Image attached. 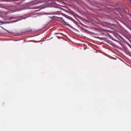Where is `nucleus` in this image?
<instances>
[{
	"instance_id": "f257e3e1",
	"label": "nucleus",
	"mask_w": 131,
	"mask_h": 131,
	"mask_svg": "<svg viewBox=\"0 0 131 131\" xmlns=\"http://www.w3.org/2000/svg\"><path fill=\"white\" fill-rule=\"evenodd\" d=\"M40 3V1H39V0H36L35 1H33L29 3V6L31 7V6H34V5H37V4H39Z\"/></svg>"
},
{
	"instance_id": "f03ea898",
	"label": "nucleus",
	"mask_w": 131,
	"mask_h": 131,
	"mask_svg": "<svg viewBox=\"0 0 131 131\" xmlns=\"http://www.w3.org/2000/svg\"><path fill=\"white\" fill-rule=\"evenodd\" d=\"M61 14V11L53 12V15H60Z\"/></svg>"
},
{
	"instance_id": "7ed1b4c3",
	"label": "nucleus",
	"mask_w": 131,
	"mask_h": 131,
	"mask_svg": "<svg viewBox=\"0 0 131 131\" xmlns=\"http://www.w3.org/2000/svg\"><path fill=\"white\" fill-rule=\"evenodd\" d=\"M64 17H66L67 18V19H69V20H70L71 19V17L67 15H65Z\"/></svg>"
},
{
	"instance_id": "20e7f679",
	"label": "nucleus",
	"mask_w": 131,
	"mask_h": 131,
	"mask_svg": "<svg viewBox=\"0 0 131 131\" xmlns=\"http://www.w3.org/2000/svg\"><path fill=\"white\" fill-rule=\"evenodd\" d=\"M115 36H116V37H117V36L118 37H120V35L118 34H116Z\"/></svg>"
},
{
	"instance_id": "39448f33",
	"label": "nucleus",
	"mask_w": 131,
	"mask_h": 131,
	"mask_svg": "<svg viewBox=\"0 0 131 131\" xmlns=\"http://www.w3.org/2000/svg\"><path fill=\"white\" fill-rule=\"evenodd\" d=\"M106 35H107V36H110V34L107 33V34H106Z\"/></svg>"
},
{
	"instance_id": "423d86ee",
	"label": "nucleus",
	"mask_w": 131,
	"mask_h": 131,
	"mask_svg": "<svg viewBox=\"0 0 131 131\" xmlns=\"http://www.w3.org/2000/svg\"><path fill=\"white\" fill-rule=\"evenodd\" d=\"M6 31H7L8 32H9V33H10V32H9V31H8V30H6Z\"/></svg>"
},
{
	"instance_id": "0eeeda50",
	"label": "nucleus",
	"mask_w": 131,
	"mask_h": 131,
	"mask_svg": "<svg viewBox=\"0 0 131 131\" xmlns=\"http://www.w3.org/2000/svg\"><path fill=\"white\" fill-rule=\"evenodd\" d=\"M23 19H25V18L23 17Z\"/></svg>"
}]
</instances>
